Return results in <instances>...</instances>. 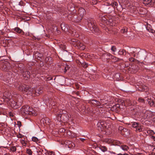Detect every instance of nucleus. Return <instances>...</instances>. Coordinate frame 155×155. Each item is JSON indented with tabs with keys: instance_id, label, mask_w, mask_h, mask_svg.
Instances as JSON below:
<instances>
[{
	"instance_id": "f257e3e1",
	"label": "nucleus",
	"mask_w": 155,
	"mask_h": 155,
	"mask_svg": "<svg viewBox=\"0 0 155 155\" xmlns=\"http://www.w3.org/2000/svg\"><path fill=\"white\" fill-rule=\"evenodd\" d=\"M87 22V26L89 29L93 33H97L98 32L99 29L96 25L95 21L93 18H88Z\"/></svg>"
},
{
	"instance_id": "f03ea898",
	"label": "nucleus",
	"mask_w": 155,
	"mask_h": 155,
	"mask_svg": "<svg viewBox=\"0 0 155 155\" xmlns=\"http://www.w3.org/2000/svg\"><path fill=\"white\" fill-rule=\"evenodd\" d=\"M19 89L20 91L23 92H27L29 93H31L32 91H33L31 87H30L24 84L20 85L19 87Z\"/></svg>"
},
{
	"instance_id": "7ed1b4c3",
	"label": "nucleus",
	"mask_w": 155,
	"mask_h": 155,
	"mask_svg": "<svg viewBox=\"0 0 155 155\" xmlns=\"http://www.w3.org/2000/svg\"><path fill=\"white\" fill-rule=\"evenodd\" d=\"M19 68L21 71V72L22 74L24 79L27 80L30 77V72L26 69L25 67L21 68L19 67Z\"/></svg>"
},
{
	"instance_id": "20e7f679",
	"label": "nucleus",
	"mask_w": 155,
	"mask_h": 155,
	"mask_svg": "<svg viewBox=\"0 0 155 155\" xmlns=\"http://www.w3.org/2000/svg\"><path fill=\"white\" fill-rule=\"evenodd\" d=\"M131 126L135 129L136 131L141 132L142 131V126L141 124L136 122H132L130 123Z\"/></svg>"
},
{
	"instance_id": "39448f33",
	"label": "nucleus",
	"mask_w": 155,
	"mask_h": 155,
	"mask_svg": "<svg viewBox=\"0 0 155 155\" xmlns=\"http://www.w3.org/2000/svg\"><path fill=\"white\" fill-rule=\"evenodd\" d=\"M29 108L27 105L23 106L21 109V113L25 114L31 115L33 113L32 111L28 110Z\"/></svg>"
},
{
	"instance_id": "423d86ee",
	"label": "nucleus",
	"mask_w": 155,
	"mask_h": 155,
	"mask_svg": "<svg viewBox=\"0 0 155 155\" xmlns=\"http://www.w3.org/2000/svg\"><path fill=\"white\" fill-rule=\"evenodd\" d=\"M97 126L98 130L99 131H102L106 128L107 124L104 121L101 120L98 123Z\"/></svg>"
},
{
	"instance_id": "0eeeda50",
	"label": "nucleus",
	"mask_w": 155,
	"mask_h": 155,
	"mask_svg": "<svg viewBox=\"0 0 155 155\" xmlns=\"http://www.w3.org/2000/svg\"><path fill=\"white\" fill-rule=\"evenodd\" d=\"M32 91L31 93L35 94L36 96H38L40 94L42 93L43 92L42 88L40 86H38L36 88H32Z\"/></svg>"
},
{
	"instance_id": "6e6552de",
	"label": "nucleus",
	"mask_w": 155,
	"mask_h": 155,
	"mask_svg": "<svg viewBox=\"0 0 155 155\" xmlns=\"http://www.w3.org/2000/svg\"><path fill=\"white\" fill-rule=\"evenodd\" d=\"M99 18L103 22V24L105 23H107V22H111V21L110 19L109 20H108L109 19L107 16L106 15H100L99 16Z\"/></svg>"
},
{
	"instance_id": "1a4fd4ad",
	"label": "nucleus",
	"mask_w": 155,
	"mask_h": 155,
	"mask_svg": "<svg viewBox=\"0 0 155 155\" xmlns=\"http://www.w3.org/2000/svg\"><path fill=\"white\" fill-rule=\"evenodd\" d=\"M104 7L105 11L107 13H110L114 9V8L110 4L109 5H105Z\"/></svg>"
},
{
	"instance_id": "9d476101",
	"label": "nucleus",
	"mask_w": 155,
	"mask_h": 155,
	"mask_svg": "<svg viewBox=\"0 0 155 155\" xmlns=\"http://www.w3.org/2000/svg\"><path fill=\"white\" fill-rule=\"evenodd\" d=\"M85 12V10L84 8H81L79 9L78 11V15L80 16V18L79 19H78L79 20H78V21L80 20H81L82 19L83 16L84 15Z\"/></svg>"
},
{
	"instance_id": "9b49d317",
	"label": "nucleus",
	"mask_w": 155,
	"mask_h": 155,
	"mask_svg": "<svg viewBox=\"0 0 155 155\" xmlns=\"http://www.w3.org/2000/svg\"><path fill=\"white\" fill-rule=\"evenodd\" d=\"M61 28L62 30L65 32L69 31L71 30L70 28L67 24L64 23H62L61 25Z\"/></svg>"
},
{
	"instance_id": "f8f14e48",
	"label": "nucleus",
	"mask_w": 155,
	"mask_h": 155,
	"mask_svg": "<svg viewBox=\"0 0 155 155\" xmlns=\"http://www.w3.org/2000/svg\"><path fill=\"white\" fill-rule=\"evenodd\" d=\"M110 98V97L107 94L103 95L100 99L101 102L104 103L105 101H108Z\"/></svg>"
},
{
	"instance_id": "ddd939ff",
	"label": "nucleus",
	"mask_w": 155,
	"mask_h": 155,
	"mask_svg": "<svg viewBox=\"0 0 155 155\" xmlns=\"http://www.w3.org/2000/svg\"><path fill=\"white\" fill-rule=\"evenodd\" d=\"M148 87L143 84H140L139 86L138 90L140 91H146Z\"/></svg>"
},
{
	"instance_id": "4468645a",
	"label": "nucleus",
	"mask_w": 155,
	"mask_h": 155,
	"mask_svg": "<svg viewBox=\"0 0 155 155\" xmlns=\"http://www.w3.org/2000/svg\"><path fill=\"white\" fill-rule=\"evenodd\" d=\"M147 101L150 106H155V98L153 99H148Z\"/></svg>"
},
{
	"instance_id": "2eb2a0df",
	"label": "nucleus",
	"mask_w": 155,
	"mask_h": 155,
	"mask_svg": "<svg viewBox=\"0 0 155 155\" xmlns=\"http://www.w3.org/2000/svg\"><path fill=\"white\" fill-rule=\"evenodd\" d=\"M144 4L145 5H151L154 2V0H142Z\"/></svg>"
},
{
	"instance_id": "dca6fc26",
	"label": "nucleus",
	"mask_w": 155,
	"mask_h": 155,
	"mask_svg": "<svg viewBox=\"0 0 155 155\" xmlns=\"http://www.w3.org/2000/svg\"><path fill=\"white\" fill-rule=\"evenodd\" d=\"M14 30L16 32L21 35H23L24 34V33L23 30L18 27L15 28Z\"/></svg>"
},
{
	"instance_id": "f3484780",
	"label": "nucleus",
	"mask_w": 155,
	"mask_h": 155,
	"mask_svg": "<svg viewBox=\"0 0 155 155\" xmlns=\"http://www.w3.org/2000/svg\"><path fill=\"white\" fill-rule=\"evenodd\" d=\"M76 45L81 50H84L85 49V46L83 44V43L79 42L77 43Z\"/></svg>"
},
{
	"instance_id": "a211bd4d",
	"label": "nucleus",
	"mask_w": 155,
	"mask_h": 155,
	"mask_svg": "<svg viewBox=\"0 0 155 155\" xmlns=\"http://www.w3.org/2000/svg\"><path fill=\"white\" fill-rule=\"evenodd\" d=\"M99 148L100 150H101V151L103 152L106 151L107 150V148L106 147L104 146H99Z\"/></svg>"
},
{
	"instance_id": "6ab92c4d",
	"label": "nucleus",
	"mask_w": 155,
	"mask_h": 155,
	"mask_svg": "<svg viewBox=\"0 0 155 155\" xmlns=\"http://www.w3.org/2000/svg\"><path fill=\"white\" fill-rule=\"evenodd\" d=\"M112 143L114 145L119 146L120 144H121V143L119 141L117 140H112Z\"/></svg>"
},
{
	"instance_id": "aec40b11",
	"label": "nucleus",
	"mask_w": 155,
	"mask_h": 155,
	"mask_svg": "<svg viewBox=\"0 0 155 155\" xmlns=\"http://www.w3.org/2000/svg\"><path fill=\"white\" fill-rule=\"evenodd\" d=\"M148 99H149V98H147V99H146L145 100L144 99H143L142 98V97H140L138 98V102H141V103H145L146 100L147 101V102H148L147 100H148Z\"/></svg>"
},
{
	"instance_id": "412c9836",
	"label": "nucleus",
	"mask_w": 155,
	"mask_h": 155,
	"mask_svg": "<svg viewBox=\"0 0 155 155\" xmlns=\"http://www.w3.org/2000/svg\"><path fill=\"white\" fill-rule=\"evenodd\" d=\"M121 1L123 3V4H121L120 3V2H119L120 5H121V6H122V5H123V6H125L126 8L127 6V3H126V2H127V1H129L128 0H120V2H121Z\"/></svg>"
},
{
	"instance_id": "4be33fe9",
	"label": "nucleus",
	"mask_w": 155,
	"mask_h": 155,
	"mask_svg": "<svg viewBox=\"0 0 155 155\" xmlns=\"http://www.w3.org/2000/svg\"><path fill=\"white\" fill-rule=\"evenodd\" d=\"M150 112L149 111L146 112L144 114V118H146L147 119H149L150 117Z\"/></svg>"
},
{
	"instance_id": "5701e85b",
	"label": "nucleus",
	"mask_w": 155,
	"mask_h": 155,
	"mask_svg": "<svg viewBox=\"0 0 155 155\" xmlns=\"http://www.w3.org/2000/svg\"><path fill=\"white\" fill-rule=\"evenodd\" d=\"M120 147L124 151H127L129 149L128 147L126 145H121Z\"/></svg>"
},
{
	"instance_id": "b1692460",
	"label": "nucleus",
	"mask_w": 155,
	"mask_h": 155,
	"mask_svg": "<svg viewBox=\"0 0 155 155\" xmlns=\"http://www.w3.org/2000/svg\"><path fill=\"white\" fill-rule=\"evenodd\" d=\"M126 53V51L124 49H123L121 51L120 50L118 52V53L119 54L123 55H125Z\"/></svg>"
},
{
	"instance_id": "393cba45",
	"label": "nucleus",
	"mask_w": 155,
	"mask_h": 155,
	"mask_svg": "<svg viewBox=\"0 0 155 155\" xmlns=\"http://www.w3.org/2000/svg\"><path fill=\"white\" fill-rule=\"evenodd\" d=\"M16 150V148L15 146H13L10 147V151L12 152H15Z\"/></svg>"
},
{
	"instance_id": "a878e982",
	"label": "nucleus",
	"mask_w": 155,
	"mask_h": 155,
	"mask_svg": "<svg viewBox=\"0 0 155 155\" xmlns=\"http://www.w3.org/2000/svg\"><path fill=\"white\" fill-rule=\"evenodd\" d=\"M126 3H127L126 8L128 9L132 7V6H131V4L129 1H127Z\"/></svg>"
},
{
	"instance_id": "bb28decb",
	"label": "nucleus",
	"mask_w": 155,
	"mask_h": 155,
	"mask_svg": "<svg viewBox=\"0 0 155 155\" xmlns=\"http://www.w3.org/2000/svg\"><path fill=\"white\" fill-rule=\"evenodd\" d=\"M114 8V9H115V6H116V7H117V6L118 5L117 3L116 2H112L111 3V4H110Z\"/></svg>"
},
{
	"instance_id": "cd10ccee",
	"label": "nucleus",
	"mask_w": 155,
	"mask_h": 155,
	"mask_svg": "<svg viewBox=\"0 0 155 155\" xmlns=\"http://www.w3.org/2000/svg\"><path fill=\"white\" fill-rule=\"evenodd\" d=\"M32 140L33 141L36 142V143L38 142L39 141V140L38 138L35 137H32Z\"/></svg>"
},
{
	"instance_id": "c85d7f7f",
	"label": "nucleus",
	"mask_w": 155,
	"mask_h": 155,
	"mask_svg": "<svg viewBox=\"0 0 155 155\" xmlns=\"http://www.w3.org/2000/svg\"><path fill=\"white\" fill-rule=\"evenodd\" d=\"M47 155H54V153L53 151H47L45 153Z\"/></svg>"
},
{
	"instance_id": "c756f323",
	"label": "nucleus",
	"mask_w": 155,
	"mask_h": 155,
	"mask_svg": "<svg viewBox=\"0 0 155 155\" xmlns=\"http://www.w3.org/2000/svg\"><path fill=\"white\" fill-rule=\"evenodd\" d=\"M104 142L106 143L110 144L112 143V140L111 139H106L104 140Z\"/></svg>"
},
{
	"instance_id": "7c9ffc66",
	"label": "nucleus",
	"mask_w": 155,
	"mask_h": 155,
	"mask_svg": "<svg viewBox=\"0 0 155 155\" xmlns=\"http://www.w3.org/2000/svg\"><path fill=\"white\" fill-rule=\"evenodd\" d=\"M49 120L48 118H43L42 119L41 121L43 122L44 123V122L45 123H49Z\"/></svg>"
},
{
	"instance_id": "2f4dec72",
	"label": "nucleus",
	"mask_w": 155,
	"mask_h": 155,
	"mask_svg": "<svg viewBox=\"0 0 155 155\" xmlns=\"http://www.w3.org/2000/svg\"><path fill=\"white\" fill-rule=\"evenodd\" d=\"M21 143L24 146H25L27 144V142L25 141L24 140H21Z\"/></svg>"
},
{
	"instance_id": "473e14b6",
	"label": "nucleus",
	"mask_w": 155,
	"mask_h": 155,
	"mask_svg": "<svg viewBox=\"0 0 155 155\" xmlns=\"http://www.w3.org/2000/svg\"><path fill=\"white\" fill-rule=\"evenodd\" d=\"M13 103H12V104H13V105H20L21 102H19L18 101L16 102V101L15 100V101H13Z\"/></svg>"
},
{
	"instance_id": "72a5a7b5",
	"label": "nucleus",
	"mask_w": 155,
	"mask_h": 155,
	"mask_svg": "<svg viewBox=\"0 0 155 155\" xmlns=\"http://www.w3.org/2000/svg\"><path fill=\"white\" fill-rule=\"evenodd\" d=\"M27 153L29 155H31L32 154V152L31 150L30 149H27L26 150Z\"/></svg>"
},
{
	"instance_id": "f704fd0d",
	"label": "nucleus",
	"mask_w": 155,
	"mask_h": 155,
	"mask_svg": "<svg viewBox=\"0 0 155 155\" xmlns=\"http://www.w3.org/2000/svg\"><path fill=\"white\" fill-rule=\"evenodd\" d=\"M114 58H115L114 61H117L118 60V59H119L118 58H117L116 57L112 55V54L110 57V58L114 59Z\"/></svg>"
},
{
	"instance_id": "c9c22d12",
	"label": "nucleus",
	"mask_w": 155,
	"mask_h": 155,
	"mask_svg": "<svg viewBox=\"0 0 155 155\" xmlns=\"http://www.w3.org/2000/svg\"><path fill=\"white\" fill-rule=\"evenodd\" d=\"M81 65L84 68H86L88 66V64L86 62L83 63L81 64Z\"/></svg>"
},
{
	"instance_id": "e433bc0d",
	"label": "nucleus",
	"mask_w": 155,
	"mask_h": 155,
	"mask_svg": "<svg viewBox=\"0 0 155 155\" xmlns=\"http://www.w3.org/2000/svg\"><path fill=\"white\" fill-rule=\"evenodd\" d=\"M97 101L96 100H92L91 101V103L92 104H94V105H96V103H97Z\"/></svg>"
},
{
	"instance_id": "4c0bfd02",
	"label": "nucleus",
	"mask_w": 155,
	"mask_h": 155,
	"mask_svg": "<svg viewBox=\"0 0 155 155\" xmlns=\"http://www.w3.org/2000/svg\"><path fill=\"white\" fill-rule=\"evenodd\" d=\"M111 50L113 52H115L117 51V48L116 47L114 46H112L111 48Z\"/></svg>"
},
{
	"instance_id": "58836bf2",
	"label": "nucleus",
	"mask_w": 155,
	"mask_h": 155,
	"mask_svg": "<svg viewBox=\"0 0 155 155\" xmlns=\"http://www.w3.org/2000/svg\"><path fill=\"white\" fill-rule=\"evenodd\" d=\"M127 30L126 28L122 29L121 30V32L122 33H125L127 32Z\"/></svg>"
},
{
	"instance_id": "ea45409f",
	"label": "nucleus",
	"mask_w": 155,
	"mask_h": 155,
	"mask_svg": "<svg viewBox=\"0 0 155 155\" xmlns=\"http://www.w3.org/2000/svg\"><path fill=\"white\" fill-rule=\"evenodd\" d=\"M80 18V16L79 15L78 16V17H77V18L75 20H74L76 22H78L81 21V20H80L79 21H78V19H79Z\"/></svg>"
},
{
	"instance_id": "a19ab883",
	"label": "nucleus",
	"mask_w": 155,
	"mask_h": 155,
	"mask_svg": "<svg viewBox=\"0 0 155 155\" xmlns=\"http://www.w3.org/2000/svg\"><path fill=\"white\" fill-rule=\"evenodd\" d=\"M28 110L29 111H32V114H32L33 115H35V114L34 113H35V112L33 110V109H32V108H30V107H29V109H28Z\"/></svg>"
},
{
	"instance_id": "79ce46f5",
	"label": "nucleus",
	"mask_w": 155,
	"mask_h": 155,
	"mask_svg": "<svg viewBox=\"0 0 155 155\" xmlns=\"http://www.w3.org/2000/svg\"><path fill=\"white\" fill-rule=\"evenodd\" d=\"M32 38L33 39H34V40H37V41H39L41 39V38H36V37H35V36H33Z\"/></svg>"
},
{
	"instance_id": "37998d69",
	"label": "nucleus",
	"mask_w": 155,
	"mask_h": 155,
	"mask_svg": "<svg viewBox=\"0 0 155 155\" xmlns=\"http://www.w3.org/2000/svg\"><path fill=\"white\" fill-rule=\"evenodd\" d=\"M102 102L100 103L99 101H97V103H96V104L95 105L97 106H100V105L101 104V103H102Z\"/></svg>"
},
{
	"instance_id": "c03bdc74",
	"label": "nucleus",
	"mask_w": 155,
	"mask_h": 155,
	"mask_svg": "<svg viewBox=\"0 0 155 155\" xmlns=\"http://www.w3.org/2000/svg\"><path fill=\"white\" fill-rule=\"evenodd\" d=\"M111 54L109 53H108L107 54V56H108L109 57L108 58L107 57V58H108V59H110V56L111 55Z\"/></svg>"
},
{
	"instance_id": "a18cd8bd",
	"label": "nucleus",
	"mask_w": 155,
	"mask_h": 155,
	"mask_svg": "<svg viewBox=\"0 0 155 155\" xmlns=\"http://www.w3.org/2000/svg\"><path fill=\"white\" fill-rule=\"evenodd\" d=\"M134 60V59L133 58H129V60L131 61H133Z\"/></svg>"
},
{
	"instance_id": "49530a36",
	"label": "nucleus",
	"mask_w": 155,
	"mask_h": 155,
	"mask_svg": "<svg viewBox=\"0 0 155 155\" xmlns=\"http://www.w3.org/2000/svg\"><path fill=\"white\" fill-rule=\"evenodd\" d=\"M53 79V78L52 77H49L47 79L48 81L51 80H52Z\"/></svg>"
},
{
	"instance_id": "de8ad7c7",
	"label": "nucleus",
	"mask_w": 155,
	"mask_h": 155,
	"mask_svg": "<svg viewBox=\"0 0 155 155\" xmlns=\"http://www.w3.org/2000/svg\"><path fill=\"white\" fill-rule=\"evenodd\" d=\"M117 155H129L128 154H127V153H124V154H122V153H119L118 154H117Z\"/></svg>"
},
{
	"instance_id": "09e8293b",
	"label": "nucleus",
	"mask_w": 155,
	"mask_h": 155,
	"mask_svg": "<svg viewBox=\"0 0 155 155\" xmlns=\"http://www.w3.org/2000/svg\"><path fill=\"white\" fill-rule=\"evenodd\" d=\"M147 29L148 30V31H149L150 32H153V30L152 29H150V30H149V29H148V28H147Z\"/></svg>"
},
{
	"instance_id": "8fccbe9b",
	"label": "nucleus",
	"mask_w": 155,
	"mask_h": 155,
	"mask_svg": "<svg viewBox=\"0 0 155 155\" xmlns=\"http://www.w3.org/2000/svg\"><path fill=\"white\" fill-rule=\"evenodd\" d=\"M43 150H40L39 151V153H41V154H42V152H43Z\"/></svg>"
},
{
	"instance_id": "3c124183",
	"label": "nucleus",
	"mask_w": 155,
	"mask_h": 155,
	"mask_svg": "<svg viewBox=\"0 0 155 155\" xmlns=\"http://www.w3.org/2000/svg\"><path fill=\"white\" fill-rule=\"evenodd\" d=\"M9 114L10 115V116H12V117H13L14 116L13 114H12L11 113H9Z\"/></svg>"
},
{
	"instance_id": "603ef678",
	"label": "nucleus",
	"mask_w": 155,
	"mask_h": 155,
	"mask_svg": "<svg viewBox=\"0 0 155 155\" xmlns=\"http://www.w3.org/2000/svg\"><path fill=\"white\" fill-rule=\"evenodd\" d=\"M80 140L82 141H84L85 140V139L83 138H81Z\"/></svg>"
},
{
	"instance_id": "864d4df0",
	"label": "nucleus",
	"mask_w": 155,
	"mask_h": 155,
	"mask_svg": "<svg viewBox=\"0 0 155 155\" xmlns=\"http://www.w3.org/2000/svg\"><path fill=\"white\" fill-rule=\"evenodd\" d=\"M20 136H18V137L19 138H21L22 137V136L21 135H20Z\"/></svg>"
},
{
	"instance_id": "5fc2aeb1",
	"label": "nucleus",
	"mask_w": 155,
	"mask_h": 155,
	"mask_svg": "<svg viewBox=\"0 0 155 155\" xmlns=\"http://www.w3.org/2000/svg\"><path fill=\"white\" fill-rule=\"evenodd\" d=\"M4 155H10L9 153H5Z\"/></svg>"
},
{
	"instance_id": "6e6d98bb",
	"label": "nucleus",
	"mask_w": 155,
	"mask_h": 155,
	"mask_svg": "<svg viewBox=\"0 0 155 155\" xmlns=\"http://www.w3.org/2000/svg\"><path fill=\"white\" fill-rule=\"evenodd\" d=\"M73 42H76V40H73V41H72Z\"/></svg>"
},
{
	"instance_id": "4d7b16f0",
	"label": "nucleus",
	"mask_w": 155,
	"mask_h": 155,
	"mask_svg": "<svg viewBox=\"0 0 155 155\" xmlns=\"http://www.w3.org/2000/svg\"><path fill=\"white\" fill-rule=\"evenodd\" d=\"M141 153H138L137 154V155H141Z\"/></svg>"
},
{
	"instance_id": "13d9d810",
	"label": "nucleus",
	"mask_w": 155,
	"mask_h": 155,
	"mask_svg": "<svg viewBox=\"0 0 155 155\" xmlns=\"http://www.w3.org/2000/svg\"><path fill=\"white\" fill-rule=\"evenodd\" d=\"M76 94H77V95H78V92H77L76 93Z\"/></svg>"
},
{
	"instance_id": "bf43d9fd",
	"label": "nucleus",
	"mask_w": 155,
	"mask_h": 155,
	"mask_svg": "<svg viewBox=\"0 0 155 155\" xmlns=\"http://www.w3.org/2000/svg\"><path fill=\"white\" fill-rule=\"evenodd\" d=\"M154 150H155V148H153V151H154Z\"/></svg>"
}]
</instances>
